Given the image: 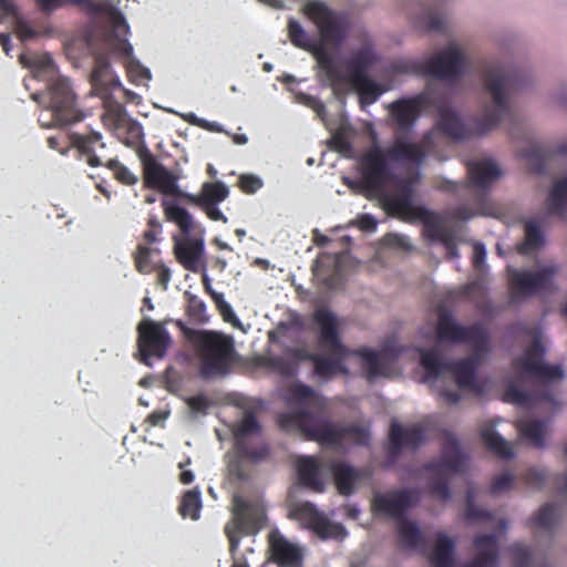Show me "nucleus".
Listing matches in <instances>:
<instances>
[{
  "mask_svg": "<svg viewBox=\"0 0 567 567\" xmlns=\"http://www.w3.org/2000/svg\"><path fill=\"white\" fill-rule=\"evenodd\" d=\"M103 165L107 167L113 173V177L123 185L132 186L138 181L135 174L115 158L109 159L106 163H103Z\"/></svg>",
  "mask_w": 567,
  "mask_h": 567,
  "instance_id": "de8ad7c7",
  "label": "nucleus"
},
{
  "mask_svg": "<svg viewBox=\"0 0 567 567\" xmlns=\"http://www.w3.org/2000/svg\"><path fill=\"white\" fill-rule=\"evenodd\" d=\"M162 207L168 221L174 223L185 236L175 239L174 252L177 261L189 271L196 272L204 255V228L196 224L192 214L174 202L163 200Z\"/></svg>",
  "mask_w": 567,
  "mask_h": 567,
  "instance_id": "423d86ee",
  "label": "nucleus"
},
{
  "mask_svg": "<svg viewBox=\"0 0 567 567\" xmlns=\"http://www.w3.org/2000/svg\"><path fill=\"white\" fill-rule=\"evenodd\" d=\"M394 70L402 73L426 75L437 80H456L465 71V56L460 49L450 45L424 62H399L394 65Z\"/></svg>",
  "mask_w": 567,
  "mask_h": 567,
  "instance_id": "9b49d317",
  "label": "nucleus"
},
{
  "mask_svg": "<svg viewBox=\"0 0 567 567\" xmlns=\"http://www.w3.org/2000/svg\"><path fill=\"white\" fill-rule=\"evenodd\" d=\"M548 480L549 476L546 474L544 470L535 467L529 468L523 475L524 483L533 489H543L546 486Z\"/></svg>",
  "mask_w": 567,
  "mask_h": 567,
  "instance_id": "603ef678",
  "label": "nucleus"
},
{
  "mask_svg": "<svg viewBox=\"0 0 567 567\" xmlns=\"http://www.w3.org/2000/svg\"><path fill=\"white\" fill-rule=\"evenodd\" d=\"M481 435L486 447L495 455L501 458L513 457L514 453L511 444L493 429H484Z\"/></svg>",
  "mask_w": 567,
  "mask_h": 567,
  "instance_id": "58836bf2",
  "label": "nucleus"
},
{
  "mask_svg": "<svg viewBox=\"0 0 567 567\" xmlns=\"http://www.w3.org/2000/svg\"><path fill=\"white\" fill-rule=\"evenodd\" d=\"M436 333L441 341L468 343L477 351H488V334L486 330L478 323L470 327L460 326L446 308L439 309Z\"/></svg>",
  "mask_w": 567,
  "mask_h": 567,
  "instance_id": "ddd939ff",
  "label": "nucleus"
},
{
  "mask_svg": "<svg viewBox=\"0 0 567 567\" xmlns=\"http://www.w3.org/2000/svg\"><path fill=\"white\" fill-rule=\"evenodd\" d=\"M375 61V56L373 54V51L370 48H362L354 52L349 61L347 62L349 75L348 79L341 73L343 76V81L336 85H331L332 87H336L346 81L354 82L364 78H368V72L371 69Z\"/></svg>",
  "mask_w": 567,
  "mask_h": 567,
  "instance_id": "7c9ffc66",
  "label": "nucleus"
},
{
  "mask_svg": "<svg viewBox=\"0 0 567 567\" xmlns=\"http://www.w3.org/2000/svg\"><path fill=\"white\" fill-rule=\"evenodd\" d=\"M39 10L44 14H51L55 10L66 6L68 3L73 4L72 0H34ZM74 6H76L74 3Z\"/></svg>",
  "mask_w": 567,
  "mask_h": 567,
  "instance_id": "052dcab7",
  "label": "nucleus"
},
{
  "mask_svg": "<svg viewBox=\"0 0 567 567\" xmlns=\"http://www.w3.org/2000/svg\"><path fill=\"white\" fill-rule=\"evenodd\" d=\"M560 517V507L553 503L543 505L535 517L532 525L545 530H551L558 523Z\"/></svg>",
  "mask_w": 567,
  "mask_h": 567,
  "instance_id": "a19ab883",
  "label": "nucleus"
},
{
  "mask_svg": "<svg viewBox=\"0 0 567 567\" xmlns=\"http://www.w3.org/2000/svg\"><path fill=\"white\" fill-rule=\"evenodd\" d=\"M544 354L545 349L540 341L534 340L524 354L514 360L513 365L545 382L560 380L564 377L563 369L543 362Z\"/></svg>",
  "mask_w": 567,
  "mask_h": 567,
  "instance_id": "6ab92c4d",
  "label": "nucleus"
},
{
  "mask_svg": "<svg viewBox=\"0 0 567 567\" xmlns=\"http://www.w3.org/2000/svg\"><path fill=\"white\" fill-rule=\"evenodd\" d=\"M547 210L550 215L560 218L566 217L567 209V177L556 182L546 200Z\"/></svg>",
  "mask_w": 567,
  "mask_h": 567,
  "instance_id": "c9c22d12",
  "label": "nucleus"
},
{
  "mask_svg": "<svg viewBox=\"0 0 567 567\" xmlns=\"http://www.w3.org/2000/svg\"><path fill=\"white\" fill-rule=\"evenodd\" d=\"M188 406L199 413H205L209 406V402L204 394L194 395L187 399Z\"/></svg>",
  "mask_w": 567,
  "mask_h": 567,
  "instance_id": "69168bd1",
  "label": "nucleus"
},
{
  "mask_svg": "<svg viewBox=\"0 0 567 567\" xmlns=\"http://www.w3.org/2000/svg\"><path fill=\"white\" fill-rule=\"evenodd\" d=\"M473 544L477 554L464 567H497L499 555L498 538L495 534L478 535Z\"/></svg>",
  "mask_w": 567,
  "mask_h": 567,
  "instance_id": "bb28decb",
  "label": "nucleus"
},
{
  "mask_svg": "<svg viewBox=\"0 0 567 567\" xmlns=\"http://www.w3.org/2000/svg\"><path fill=\"white\" fill-rule=\"evenodd\" d=\"M437 127L443 134L456 141L466 140L471 136V130L454 111L447 107L440 110Z\"/></svg>",
  "mask_w": 567,
  "mask_h": 567,
  "instance_id": "2f4dec72",
  "label": "nucleus"
},
{
  "mask_svg": "<svg viewBox=\"0 0 567 567\" xmlns=\"http://www.w3.org/2000/svg\"><path fill=\"white\" fill-rule=\"evenodd\" d=\"M262 186V182L255 175H241L239 187L246 194H254Z\"/></svg>",
  "mask_w": 567,
  "mask_h": 567,
  "instance_id": "bf43d9fd",
  "label": "nucleus"
},
{
  "mask_svg": "<svg viewBox=\"0 0 567 567\" xmlns=\"http://www.w3.org/2000/svg\"><path fill=\"white\" fill-rule=\"evenodd\" d=\"M287 29L290 42L299 49L311 52L319 70L324 73L330 85H336L343 81L340 68L332 54L322 44L315 43L297 20L290 18Z\"/></svg>",
  "mask_w": 567,
  "mask_h": 567,
  "instance_id": "4468645a",
  "label": "nucleus"
},
{
  "mask_svg": "<svg viewBox=\"0 0 567 567\" xmlns=\"http://www.w3.org/2000/svg\"><path fill=\"white\" fill-rule=\"evenodd\" d=\"M48 109L39 115L43 127H63L83 120L84 115L76 109L75 95L69 80H54L48 91Z\"/></svg>",
  "mask_w": 567,
  "mask_h": 567,
  "instance_id": "9d476101",
  "label": "nucleus"
},
{
  "mask_svg": "<svg viewBox=\"0 0 567 567\" xmlns=\"http://www.w3.org/2000/svg\"><path fill=\"white\" fill-rule=\"evenodd\" d=\"M508 551L514 567H530L532 555L527 546L515 543L508 548Z\"/></svg>",
  "mask_w": 567,
  "mask_h": 567,
  "instance_id": "3c124183",
  "label": "nucleus"
},
{
  "mask_svg": "<svg viewBox=\"0 0 567 567\" xmlns=\"http://www.w3.org/2000/svg\"><path fill=\"white\" fill-rule=\"evenodd\" d=\"M398 534L400 544L404 548L423 549L425 546V538L417 525L406 518L398 523Z\"/></svg>",
  "mask_w": 567,
  "mask_h": 567,
  "instance_id": "f704fd0d",
  "label": "nucleus"
},
{
  "mask_svg": "<svg viewBox=\"0 0 567 567\" xmlns=\"http://www.w3.org/2000/svg\"><path fill=\"white\" fill-rule=\"evenodd\" d=\"M217 205L218 204H206L203 205L202 209L209 219L226 224L228 221V218L223 214V212L217 207Z\"/></svg>",
  "mask_w": 567,
  "mask_h": 567,
  "instance_id": "338daca9",
  "label": "nucleus"
},
{
  "mask_svg": "<svg viewBox=\"0 0 567 567\" xmlns=\"http://www.w3.org/2000/svg\"><path fill=\"white\" fill-rule=\"evenodd\" d=\"M198 359V372L203 379L227 375L235 363L236 350L231 337L210 330H188Z\"/></svg>",
  "mask_w": 567,
  "mask_h": 567,
  "instance_id": "20e7f679",
  "label": "nucleus"
},
{
  "mask_svg": "<svg viewBox=\"0 0 567 567\" xmlns=\"http://www.w3.org/2000/svg\"><path fill=\"white\" fill-rule=\"evenodd\" d=\"M109 116L112 117L118 140L127 147L136 151L142 162L143 176L145 177V163H148L150 156H155L144 143L143 126L137 121L127 117L124 107L120 104L109 111Z\"/></svg>",
  "mask_w": 567,
  "mask_h": 567,
  "instance_id": "f3484780",
  "label": "nucleus"
},
{
  "mask_svg": "<svg viewBox=\"0 0 567 567\" xmlns=\"http://www.w3.org/2000/svg\"><path fill=\"white\" fill-rule=\"evenodd\" d=\"M544 244V235L538 226V224L534 220L525 221V241L519 247V251L522 254H527L532 250L538 249Z\"/></svg>",
  "mask_w": 567,
  "mask_h": 567,
  "instance_id": "a18cd8bd",
  "label": "nucleus"
},
{
  "mask_svg": "<svg viewBox=\"0 0 567 567\" xmlns=\"http://www.w3.org/2000/svg\"><path fill=\"white\" fill-rule=\"evenodd\" d=\"M350 84L358 92L360 103L362 105L374 103L383 93V90L381 89L380 84L374 82L369 76L354 82H350Z\"/></svg>",
  "mask_w": 567,
  "mask_h": 567,
  "instance_id": "79ce46f5",
  "label": "nucleus"
},
{
  "mask_svg": "<svg viewBox=\"0 0 567 567\" xmlns=\"http://www.w3.org/2000/svg\"><path fill=\"white\" fill-rule=\"evenodd\" d=\"M429 96L424 93L412 97L396 100L390 105V114L401 131L413 127L422 111L429 105Z\"/></svg>",
  "mask_w": 567,
  "mask_h": 567,
  "instance_id": "5701e85b",
  "label": "nucleus"
},
{
  "mask_svg": "<svg viewBox=\"0 0 567 567\" xmlns=\"http://www.w3.org/2000/svg\"><path fill=\"white\" fill-rule=\"evenodd\" d=\"M426 157L423 142L395 134L388 147L378 145L368 148L359 161L360 175L371 188H381L386 181H395L392 164H411L419 166Z\"/></svg>",
  "mask_w": 567,
  "mask_h": 567,
  "instance_id": "7ed1b4c3",
  "label": "nucleus"
},
{
  "mask_svg": "<svg viewBox=\"0 0 567 567\" xmlns=\"http://www.w3.org/2000/svg\"><path fill=\"white\" fill-rule=\"evenodd\" d=\"M466 458L457 439L454 435H447L443 443L441 458L424 466L429 473V491L432 496L441 501H447L451 497L449 486L451 475L465 470Z\"/></svg>",
  "mask_w": 567,
  "mask_h": 567,
  "instance_id": "1a4fd4ad",
  "label": "nucleus"
},
{
  "mask_svg": "<svg viewBox=\"0 0 567 567\" xmlns=\"http://www.w3.org/2000/svg\"><path fill=\"white\" fill-rule=\"evenodd\" d=\"M414 503V492L411 489H396L379 493L372 499V509L375 514L384 515L398 520L404 519L405 512Z\"/></svg>",
  "mask_w": 567,
  "mask_h": 567,
  "instance_id": "4be33fe9",
  "label": "nucleus"
},
{
  "mask_svg": "<svg viewBox=\"0 0 567 567\" xmlns=\"http://www.w3.org/2000/svg\"><path fill=\"white\" fill-rule=\"evenodd\" d=\"M137 349L140 360L150 364L151 358L163 359L172 343L164 322L145 318L137 324Z\"/></svg>",
  "mask_w": 567,
  "mask_h": 567,
  "instance_id": "2eb2a0df",
  "label": "nucleus"
},
{
  "mask_svg": "<svg viewBox=\"0 0 567 567\" xmlns=\"http://www.w3.org/2000/svg\"><path fill=\"white\" fill-rule=\"evenodd\" d=\"M454 548L455 544L452 538L439 534L433 554L430 557L432 567H454Z\"/></svg>",
  "mask_w": 567,
  "mask_h": 567,
  "instance_id": "72a5a7b5",
  "label": "nucleus"
},
{
  "mask_svg": "<svg viewBox=\"0 0 567 567\" xmlns=\"http://www.w3.org/2000/svg\"><path fill=\"white\" fill-rule=\"evenodd\" d=\"M70 141L79 154L85 157L89 166H103L101 157L96 154L97 150H104L106 146L100 132L91 131L87 134L72 133Z\"/></svg>",
  "mask_w": 567,
  "mask_h": 567,
  "instance_id": "a878e982",
  "label": "nucleus"
},
{
  "mask_svg": "<svg viewBox=\"0 0 567 567\" xmlns=\"http://www.w3.org/2000/svg\"><path fill=\"white\" fill-rule=\"evenodd\" d=\"M313 320L320 330L319 343L328 353V355L317 354L313 358L315 373L319 378L328 380L339 373H347L343 362L349 355L362 360V368L369 380L386 377L390 373L392 362L385 353L368 348L351 351L341 342L337 318L332 312L319 309L315 312Z\"/></svg>",
  "mask_w": 567,
  "mask_h": 567,
  "instance_id": "f03ea898",
  "label": "nucleus"
},
{
  "mask_svg": "<svg viewBox=\"0 0 567 567\" xmlns=\"http://www.w3.org/2000/svg\"><path fill=\"white\" fill-rule=\"evenodd\" d=\"M517 83V73L505 71L501 66L489 68L484 72V86L491 94L494 106L486 107L483 115L476 121L477 134L492 131L502 120L509 116L511 110L506 93L515 89Z\"/></svg>",
  "mask_w": 567,
  "mask_h": 567,
  "instance_id": "6e6552de",
  "label": "nucleus"
},
{
  "mask_svg": "<svg viewBox=\"0 0 567 567\" xmlns=\"http://www.w3.org/2000/svg\"><path fill=\"white\" fill-rule=\"evenodd\" d=\"M394 181L384 182L381 188H371L361 175L360 185L371 196L380 199L383 209L389 216L402 219L415 218L422 220L427 227L436 224L439 216L423 206H413V186L409 181H399L396 192L390 193L388 186Z\"/></svg>",
  "mask_w": 567,
  "mask_h": 567,
  "instance_id": "0eeeda50",
  "label": "nucleus"
},
{
  "mask_svg": "<svg viewBox=\"0 0 567 567\" xmlns=\"http://www.w3.org/2000/svg\"><path fill=\"white\" fill-rule=\"evenodd\" d=\"M555 155H567V143L558 145L555 151L540 145H530L520 153V157L527 162L530 171L536 174H543L547 162Z\"/></svg>",
  "mask_w": 567,
  "mask_h": 567,
  "instance_id": "c756f323",
  "label": "nucleus"
},
{
  "mask_svg": "<svg viewBox=\"0 0 567 567\" xmlns=\"http://www.w3.org/2000/svg\"><path fill=\"white\" fill-rule=\"evenodd\" d=\"M286 354L291 358V360L297 361V367L301 361H311L313 363V358H316L317 353H311L303 348H289L286 350Z\"/></svg>",
  "mask_w": 567,
  "mask_h": 567,
  "instance_id": "680f3d73",
  "label": "nucleus"
},
{
  "mask_svg": "<svg viewBox=\"0 0 567 567\" xmlns=\"http://www.w3.org/2000/svg\"><path fill=\"white\" fill-rule=\"evenodd\" d=\"M202 195L204 205L206 204H219L224 202L228 195L229 189L223 182H206L202 186Z\"/></svg>",
  "mask_w": 567,
  "mask_h": 567,
  "instance_id": "49530a36",
  "label": "nucleus"
},
{
  "mask_svg": "<svg viewBox=\"0 0 567 567\" xmlns=\"http://www.w3.org/2000/svg\"><path fill=\"white\" fill-rule=\"evenodd\" d=\"M177 179L178 177L157 162L155 157H148V163H145V187L157 189L164 195L176 196L202 208L204 205L202 192L198 195L182 192L177 185Z\"/></svg>",
  "mask_w": 567,
  "mask_h": 567,
  "instance_id": "dca6fc26",
  "label": "nucleus"
},
{
  "mask_svg": "<svg viewBox=\"0 0 567 567\" xmlns=\"http://www.w3.org/2000/svg\"><path fill=\"white\" fill-rule=\"evenodd\" d=\"M306 16L317 25L324 41L340 43L344 28L340 17L321 1H311L303 8Z\"/></svg>",
  "mask_w": 567,
  "mask_h": 567,
  "instance_id": "412c9836",
  "label": "nucleus"
},
{
  "mask_svg": "<svg viewBox=\"0 0 567 567\" xmlns=\"http://www.w3.org/2000/svg\"><path fill=\"white\" fill-rule=\"evenodd\" d=\"M558 270L556 265L545 266L538 270H511L509 302L513 305L549 290Z\"/></svg>",
  "mask_w": 567,
  "mask_h": 567,
  "instance_id": "f8f14e48",
  "label": "nucleus"
},
{
  "mask_svg": "<svg viewBox=\"0 0 567 567\" xmlns=\"http://www.w3.org/2000/svg\"><path fill=\"white\" fill-rule=\"evenodd\" d=\"M260 430L261 426L255 413L247 411L243 420L234 429V446L239 457L251 462H261L269 456L270 450L266 443L250 446L247 442L249 435L257 434Z\"/></svg>",
  "mask_w": 567,
  "mask_h": 567,
  "instance_id": "a211bd4d",
  "label": "nucleus"
},
{
  "mask_svg": "<svg viewBox=\"0 0 567 567\" xmlns=\"http://www.w3.org/2000/svg\"><path fill=\"white\" fill-rule=\"evenodd\" d=\"M210 297L225 320H228L229 316H234L231 307L225 300L224 295L221 292L214 291L212 292Z\"/></svg>",
  "mask_w": 567,
  "mask_h": 567,
  "instance_id": "e2e57ef3",
  "label": "nucleus"
},
{
  "mask_svg": "<svg viewBox=\"0 0 567 567\" xmlns=\"http://www.w3.org/2000/svg\"><path fill=\"white\" fill-rule=\"evenodd\" d=\"M127 74L131 79H150V71L136 62H130L127 65Z\"/></svg>",
  "mask_w": 567,
  "mask_h": 567,
  "instance_id": "774afa93",
  "label": "nucleus"
},
{
  "mask_svg": "<svg viewBox=\"0 0 567 567\" xmlns=\"http://www.w3.org/2000/svg\"><path fill=\"white\" fill-rule=\"evenodd\" d=\"M187 298V312L190 318L197 321H204L206 319V305L195 295L186 293Z\"/></svg>",
  "mask_w": 567,
  "mask_h": 567,
  "instance_id": "5fc2aeb1",
  "label": "nucleus"
},
{
  "mask_svg": "<svg viewBox=\"0 0 567 567\" xmlns=\"http://www.w3.org/2000/svg\"><path fill=\"white\" fill-rule=\"evenodd\" d=\"M202 508L200 492L197 488L187 491L183 497L178 507V512L183 517H189L193 520L199 518Z\"/></svg>",
  "mask_w": 567,
  "mask_h": 567,
  "instance_id": "37998d69",
  "label": "nucleus"
},
{
  "mask_svg": "<svg viewBox=\"0 0 567 567\" xmlns=\"http://www.w3.org/2000/svg\"><path fill=\"white\" fill-rule=\"evenodd\" d=\"M290 394L300 409L278 415L277 422L282 431L300 433L307 440L323 445H339L343 440H350L359 445L369 444L370 431L367 426H339L329 421L324 415L326 399L311 386L297 383L290 388Z\"/></svg>",
  "mask_w": 567,
  "mask_h": 567,
  "instance_id": "f257e3e1",
  "label": "nucleus"
},
{
  "mask_svg": "<svg viewBox=\"0 0 567 567\" xmlns=\"http://www.w3.org/2000/svg\"><path fill=\"white\" fill-rule=\"evenodd\" d=\"M386 457L394 463L403 447L417 449L424 441V431L420 426L404 427L398 422H392L389 434Z\"/></svg>",
  "mask_w": 567,
  "mask_h": 567,
  "instance_id": "393cba45",
  "label": "nucleus"
},
{
  "mask_svg": "<svg viewBox=\"0 0 567 567\" xmlns=\"http://www.w3.org/2000/svg\"><path fill=\"white\" fill-rule=\"evenodd\" d=\"M296 470L300 485L310 488L313 492L324 491V484L321 480V466L313 456H300L296 461Z\"/></svg>",
  "mask_w": 567,
  "mask_h": 567,
  "instance_id": "cd10ccee",
  "label": "nucleus"
},
{
  "mask_svg": "<svg viewBox=\"0 0 567 567\" xmlns=\"http://www.w3.org/2000/svg\"><path fill=\"white\" fill-rule=\"evenodd\" d=\"M492 517L491 513L486 509L478 508L474 504V493L472 488H468L466 495V508H465V518L467 520H477V519H489Z\"/></svg>",
  "mask_w": 567,
  "mask_h": 567,
  "instance_id": "864d4df0",
  "label": "nucleus"
},
{
  "mask_svg": "<svg viewBox=\"0 0 567 567\" xmlns=\"http://www.w3.org/2000/svg\"><path fill=\"white\" fill-rule=\"evenodd\" d=\"M152 249L144 245H138L134 254V265L140 274L147 275L155 270V265L151 261Z\"/></svg>",
  "mask_w": 567,
  "mask_h": 567,
  "instance_id": "09e8293b",
  "label": "nucleus"
},
{
  "mask_svg": "<svg viewBox=\"0 0 567 567\" xmlns=\"http://www.w3.org/2000/svg\"><path fill=\"white\" fill-rule=\"evenodd\" d=\"M467 174L473 187L486 189L502 175V172L492 159H483L468 163Z\"/></svg>",
  "mask_w": 567,
  "mask_h": 567,
  "instance_id": "c85d7f7f",
  "label": "nucleus"
},
{
  "mask_svg": "<svg viewBox=\"0 0 567 567\" xmlns=\"http://www.w3.org/2000/svg\"><path fill=\"white\" fill-rule=\"evenodd\" d=\"M486 352L473 348L472 355L456 361H446L436 349H426L421 351V364L427 380L437 381L451 374L461 390H470L480 395L484 389L476 379V372Z\"/></svg>",
  "mask_w": 567,
  "mask_h": 567,
  "instance_id": "39448f33",
  "label": "nucleus"
},
{
  "mask_svg": "<svg viewBox=\"0 0 567 567\" xmlns=\"http://www.w3.org/2000/svg\"><path fill=\"white\" fill-rule=\"evenodd\" d=\"M331 472L339 493L344 496L351 495L360 477L358 471L344 462H334L331 465Z\"/></svg>",
  "mask_w": 567,
  "mask_h": 567,
  "instance_id": "473e14b6",
  "label": "nucleus"
},
{
  "mask_svg": "<svg viewBox=\"0 0 567 567\" xmlns=\"http://www.w3.org/2000/svg\"><path fill=\"white\" fill-rule=\"evenodd\" d=\"M518 431L523 439L528 440L533 446L542 449L545 446V423L538 420L520 422Z\"/></svg>",
  "mask_w": 567,
  "mask_h": 567,
  "instance_id": "ea45409f",
  "label": "nucleus"
},
{
  "mask_svg": "<svg viewBox=\"0 0 567 567\" xmlns=\"http://www.w3.org/2000/svg\"><path fill=\"white\" fill-rule=\"evenodd\" d=\"M270 367L285 378L295 377L298 372L297 361L287 357H274L270 359Z\"/></svg>",
  "mask_w": 567,
  "mask_h": 567,
  "instance_id": "8fccbe9b",
  "label": "nucleus"
},
{
  "mask_svg": "<svg viewBox=\"0 0 567 567\" xmlns=\"http://www.w3.org/2000/svg\"><path fill=\"white\" fill-rule=\"evenodd\" d=\"M16 32L22 41L32 40L38 35L37 31L25 21L17 22Z\"/></svg>",
  "mask_w": 567,
  "mask_h": 567,
  "instance_id": "0e129e2a",
  "label": "nucleus"
},
{
  "mask_svg": "<svg viewBox=\"0 0 567 567\" xmlns=\"http://www.w3.org/2000/svg\"><path fill=\"white\" fill-rule=\"evenodd\" d=\"M91 81L95 87L109 85L114 82L111 73V63L107 56L101 54L95 58Z\"/></svg>",
  "mask_w": 567,
  "mask_h": 567,
  "instance_id": "c03bdc74",
  "label": "nucleus"
},
{
  "mask_svg": "<svg viewBox=\"0 0 567 567\" xmlns=\"http://www.w3.org/2000/svg\"><path fill=\"white\" fill-rule=\"evenodd\" d=\"M505 399L508 402L516 403L522 406H532L538 401L553 402V395L548 391H544L539 394H535L525 390L519 389L515 384H511L506 392Z\"/></svg>",
  "mask_w": 567,
  "mask_h": 567,
  "instance_id": "4c0bfd02",
  "label": "nucleus"
},
{
  "mask_svg": "<svg viewBox=\"0 0 567 567\" xmlns=\"http://www.w3.org/2000/svg\"><path fill=\"white\" fill-rule=\"evenodd\" d=\"M233 506L230 524L235 526L236 530H245L247 534L259 530L265 520V513L258 504L235 495Z\"/></svg>",
  "mask_w": 567,
  "mask_h": 567,
  "instance_id": "b1692460",
  "label": "nucleus"
},
{
  "mask_svg": "<svg viewBox=\"0 0 567 567\" xmlns=\"http://www.w3.org/2000/svg\"><path fill=\"white\" fill-rule=\"evenodd\" d=\"M290 514L293 518L307 524L310 529L323 539L343 538L347 535V530L341 524L330 522L310 502L293 505Z\"/></svg>",
  "mask_w": 567,
  "mask_h": 567,
  "instance_id": "aec40b11",
  "label": "nucleus"
},
{
  "mask_svg": "<svg viewBox=\"0 0 567 567\" xmlns=\"http://www.w3.org/2000/svg\"><path fill=\"white\" fill-rule=\"evenodd\" d=\"M421 25L427 31L444 32L446 21L440 13L427 12L422 17Z\"/></svg>",
  "mask_w": 567,
  "mask_h": 567,
  "instance_id": "6e6d98bb",
  "label": "nucleus"
},
{
  "mask_svg": "<svg viewBox=\"0 0 567 567\" xmlns=\"http://www.w3.org/2000/svg\"><path fill=\"white\" fill-rule=\"evenodd\" d=\"M270 547L275 560L281 566H295L299 561L298 549L289 544L284 537L270 538Z\"/></svg>",
  "mask_w": 567,
  "mask_h": 567,
  "instance_id": "e433bc0d",
  "label": "nucleus"
},
{
  "mask_svg": "<svg viewBox=\"0 0 567 567\" xmlns=\"http://www.w3.org/2000/svg\"><path fill=\"white\" fill-rule=\"evenodd\" d=\"M434 238L440 239L445 249H446V256L450 259L458 258V249L457 245L454 240V238L451 235L445 234L442 229H437L435 234L433 235Z\"/></svg>",
  "mask_w": 567,
  "mask_h": 567,
  "instance_id": "13d9d810",
  "label": "nucleus"
},
{
  "mask_svg": "<svg viewBox=\"0 0 567 567\" xmlns=\"http://www.w3.org/2000/svg\"><path fill=\"white\" fill-rule=\"evenodd\" d=\"M515 477L512 473H504L493 478L491 484V494L497 495L514 487Z\"/></svg>",
  "mask_w": 567,
  "mask_h": 567,
  "instance_id": "4d7b16f0",
  "label": "nucleus"
}]
</instances>
